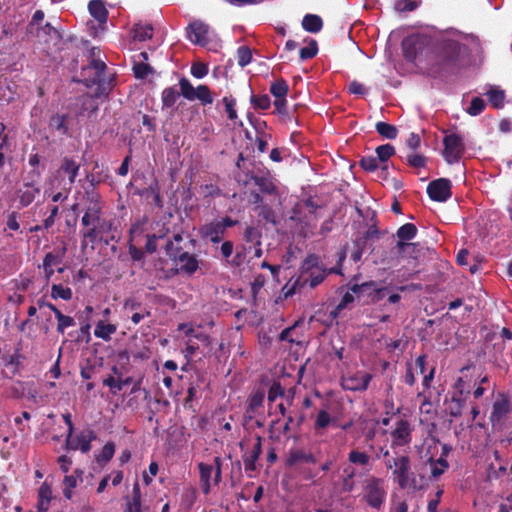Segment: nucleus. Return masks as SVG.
I'll use <instances>...</instances> for the list:
<instances>
[{"instance_id": "obj_32", "label": "nucleus", "mask_w": 512, "mask_h": 512, "mask_svg": "<svg viewBox=\"0 0 512 512\" xmlns=\"http://www.w3.org/2000/svg\"><path fill=\"white\" fill-rule=\"evenodd\" d=\"M428 463L431 466V477L434 479L439 478L449 468L447 459H444L443 457H439L437 460L430 457L428 459Z\"/></svg>"}, {"instance_id": "obj_20", "label": "nucleus", "mask_w": 512, "mask_h": 512, "mask_svg": "<svg viewBox=\"0 0 512 512\" xmlns=\"http://www.w3.org/2000/svg\"><path fill=\"white\" fill-rule=\"evenodd\" d=\"M89 14L99 23H107L109 12L102 0H90L88 3Z\"/></svg>"}, {"instance_id": "obj_12", "label": "nucleus", "mask_w": 512, "mask_h": 512, "mask_svg": "<svg viewBox=\"0 0 512 512\" xmlns=\"http://www.w3.org/2000/svg\"><path fill=\"white\" fill-rule=\"evenodd\" d=\"M326 276L327 271L322 266L315 270L309 271L306 275H299L295 280L293 290L296 288H304L306 286H309L313 289L321 284L325 280Z\"/></svg>"}, {"instance_id": "obj_48", "label": "nucleus", "mask_w": 512, "mask_h": 512, "mask_svg": "<svg viewBox=\"0 0 512 512\" xmlns=\"http://www.w3.org/2000/svg\"><path fill=\"white\" fill-rule=\"evenodd\" d=\"M132 70L137 79H145L149 74L154 73V69L149 64L137 61H134Z\"/></svg>"}, {"instance_id": "obj_6", "label": "nucleus", "mask_w": 512, "mask_h": 512, "mask_svg": "<svg viewBox=\"0 0 512 512\" xmlns=\"http://www.w3.org/2000/svg\"><path fill=\"white\" fill-rule=\"evenodd\" d=\"M88 205L85 208V212L81 218V224L88 228H96L101 219L102 206L100 204V195L94 187L85 190V195Z\"/></svg>"}, {"instance_id": "obj_60", "label": "nucleus", "mask_w": 512, "mask_h": 512, "mask_svg": "<svg viewBox=\"0 0 512 512\" xmlns=\"http://www.w3.org/2000/svg\"><path fill=\"white\" fill-rule=\"evenodd\" d=\"M284 395V388L279 382H273L268 390L267 399L269 402H274L278 397Z\"/></svg>"}, {"instance_id": "obj_27", "label": "nucleus", "mask_w": 512, "mask_h": 512, "mask_svg": "<svg viewBox=\"0 0 512 512\" xmlns=\"http://www.w3.org/2000/svg\"><path fill=\"white\" fill-rule=\"evenodd\" d=\"M60 169L68 175L69 182L72 184L78 176L80 165L75 160L65 157Z\"/></svg>"}, {"instance_id": "obj_46", "label": "nucleus", "mask_w": 512, "mask_h": 512, "mask_svg": "<svg viewBox=\"0 0 512 512\" xmlns=\"http://www.w3.org/2000/svg\"><path fill=\"white\" fill-rule=\"evenodd\" d=\"M375 152L377 160L381 163H386L395 154V148L393 145L387 143L378 146Z\"/></svg>"}, {"instance_id": "obj_16", "label": "nucleus", "mask_w": 512, "mask_h": 512, "mask_svg": "<svg viewBox=\"0 0 512 512\" xmlns=\"http://www.w3.org/2000/svg\"><path fill=\"white\" fill-rule=\"evenodd\" d=\"M199 234L203 239H209L212 243H219L222 241L225 232L216 220L201 226Z\"/></svg>"}, {"instance_id": "obj_54", "label": "nucleus", "mask_w": 512, "mask_h": 512, "mask_svg": "<svg viewBox=\"0 0 512 512\" xmlns=\"http://www.w3.org/2000/svg\"><path fill=\"white\" fill-rule=\"evenodd\" d=\"M115 453V444L113 442H107L99 455L96 456V460L98 463H107L109 462Z\"/></svg>"}, {"instance_id": "obj_61", "label": "nucleus", "mask_w": 512, "mask_h": 512, "mask_svg": "<svg viewBox=\"0 0 512 512\" xmlns=\"http://www.w3.org/2000/svg\"><path fill=\"white\" fill-rule=\"evenodd\" d=\"M149 190L151 191V197H152L154 205L157 208L162 209L164 204H163L162 197L160 195L158 182L154 181L153 183H151Z\"/></svg>"}, {"instance_id": "obj_63", "label": "nucleus", "mask_w": 512, "mask_h": 512, "mask_svg": "<svg viewBox=\"0 0 512 512\" xmlns=\"http://www.w3.org/2000/svg\"><path fill=\"white\" fill-rule=\"evenodd\" d=\"M103 385L108 386L110 392L113 395H117L121 391V385L119 378L116 379L114 376L109 375L107 378L103 380Z\"/></svg>"}, {"instance_id": "obj_25", "label": "nucleus", "mask_w": 512, "mask_h": 512, "mask_svg": "<svg viewBox=\"0 0 512 512\" xmlns=\"http://www.w3.org/2000/svg\"><path fill=\"white\" fill-rule=\"evenodd\" d=\"M376 286L375 281H367L361 284H352L349 287V290L356 295L357 298L366 297V300H369L371 292H373L374 287Z\"/></svg>"}, {"instance_id": "obj_22", "label": "nucleus", "mask_w": 512, "mask_h": 512, "mask_svg": "<svg viewBox=\"0 0 512 512\" xmlns=\"http://www.w3.org/2000/svg\"><path fill=\"white\" fill-rule=\"evenodd\" d=\"M264 398L265 392L263 389H257L251 393L248 398V407L246 410L250 419L253 417V414L263 406Z\"/></svg>"}, {"instance_id": "obj_43", "label": "nucleus", "mask_w": 512, "mask_h": 512, "mask_svg": "<svg viewBox=\"0 0 512 512\" xmlns=\"http://www.w3.org/2000/svg\"><path fill=\"white\" fill-rule=\"evenodd\" d=\"M66 251H67V247L64 244L61 248V251H59V252L53 251V252L46 253L44 256L43 262L46 263L47 265L48 264L51 265L52 267L58 266L62 263L63 258L66 254Z\"/></svg>"}, {"instance_id": "obj_17", "label": "nucleus", "mask_w": 512, "mask_h": 512, "mask_svg": "<svg viewBox=\"0 0 512 512\" xmlns=\"http://www.w3.org/2000/svg\"><path fill=\"white\" fill-rule=\"evenodd\" d=\"M261 454L262 437L260 435H256V443L254 444L252 450L242 456L246 472H253L256 470V461L259 459Z\"/></svg>"}, {"instance_id": "obj_8", "label": "nucleus", "mask_w": 512, "mask_h": 512, "mask_svg": "<svg viewBox=\"0 0 512 512\" xmlns=\"http://www.w3.org/2000/svg\"><path fill=\"white\" fill-rule=\"evenodd\" d=\"M96 439V434L93 430L81 432L73 437V434H67L65 441V448L67 450H80L82 453H88L91 450V442Z\"/></svg>"}, {"instance_id": "obj_44", "label": "nucleus", "mask_w": 512, "mask_h": 512, "mask_svg": "<svg viewBox=\"0 0 512 512\" xmlns=\"http://www.w3.org/2000/svg\"><path fill=\"white\" fill-rule=\"evenodd\" d=\"M153 35V28L151 25L135 24L133 28V37L139 41L150 39Z\"/></svg>"}, {"instance_id": "obj_49", "label": "nucleus", "mask_w": 512, "mask_h": 512, "mask_svg": "<svg viewBox=\"0 0 512 512\" xmlns=\"http://www.w3.org/2000/svg\"><path fill=\"white\" fill-rule=\"evenodd\" d=\"M250 102L256 110H267L271 106L270 97L267 94L252 95Z\"/></svg>"}, {"instance_id": "obj_64", "label": "nucleus", "mask_w": 512, "mask_h": 512, "mask_svg": "<svg viewBox=\"0 0 512 512\" xmlns=\"http://www.w3.org/2000/svg\"><path fill=\"white\" fill-rule=\"evenodd\" d=\"M208 74V66L204 63H194L191 66V75L197 79H202Z\"/></svg>"}, {"instance_id": "obj_19", "label": "nucleus", "mask_w": 512, "mask_h": 512, "mask_svg": "<svg viewBox=\"0 0 512 512\" xmlns=\"http://www.w3.org/2000/svg\"><path fill=\"white\" fill-rule=\"evenodd\" d=\"M317 462L315 456L306 452L303 449H291L288 454V458L286 460V464L289 467H294L298 463H312L315 464Z\"/></svg>"}, {"instance_id": "obj_38", "label": "nucleus", "mask_w": 512, "mask_h": 512, "mask_svg": "<svg viewBox=\"0 0 512 512\" xmlns=\"http://www.w3.org/2000/svg\"><path fill=\"white\" fill-rule=\"evenodd\" d=\"M73 297V292L71 288L64 287L61 283H54L51 286V298L54 300L62 299L65 301L71 300Z\"/></svg>"}, {"instance_id": "obj_34", "label": "nucleus", "mask_w": 512, "mask_h": 512, "mask_svg": "<svg viewBox=\"0 0 512 512\" xmlns=\"http://www.w3.org/2000/svg\"><path fill=\"white\" fill-rule=\"evenodd\" d=\"M489 103L496 109H500L504 106V100H505V91L497 88V87H491L487 93Z\"/></svg>"}, {"instance_id": "obj_15", "label": "nucleus", "mask_w": 512, "mask_h": 512, "mask_svg": "<svg viewBox=\"0 0 512 512\" xmlns=\"http://www.w3.org/2000/svg\"><path fill=\"white\" fill-rule=\"evenodd\" d=\"M250 179L258 187L259 192L272 196L274 198L279 196L278 188L273 179L269 175H255L251 174Z\"/></svg>"}, {"instance_id": "obj_59", "label": "nucleus", "mask_w": 512, "mask_h": 512, "mask_svg": "<svg viewBox=\"0 0 512 512\" xmlns=\"http://www.w3.org/2000/svg\"><path fill=\"white\" fill-rule=\"evenodd\" d=\"M200 193L204 197H218L221 195V189L215 184H204L200 186Z\"/></svg>"}, {"instance_id": "obj_51", "label": "nucleus", "mask_w": 512, "mask_h": 512, "mask_svg": "<svg viewBox=\"0 0 512 512\" xmlns=\"http://www.w3.org/2000/svg\"><path fill=\"white\" fill-rule=\"evenodd\" d=\"M331 423V416L326 410H320L317 413L315 422H314V429L316 432H319L321 430H324L329 426Z\"/></svg>"}, {"instance_id": "obj_50", "label": "nucleus", "mask_w": 512, "mask_h": 512, "mask_svg": "<svg viewBox=\"0 0 512 512\" xmlns=\"http://www.w3.org/2000/svg\"><path fill=\"white\" fill-rule=\"evenodd\" d=\"M507 472V463H502L498 468L495 467L493 463L489 464L487 467V479L488 480H498L501 479Z\"/></svg>"}, {"instance_id": "obj_18", "label": "nucleus", "mask_w": 512, "mask_h": 512, "mask_svg": "<svg viewBox=\"0 0 512 512\" xmlns=\"http://www.w3.org/2000/svg\"><path fill=\"white\" fill-rule=\"evenodd\" d=\"M421 41L419 37H406L402 41L403 55L408 62H415L418 57Z\"/></svg>"}, {"instance_id": "obj_11", "label": "nucleus", "mask_w": 512, "mask_h": 512, "mask_svg": "<svg viewBox=\"0 0 512 512\" xmlns=\"http://www.w3.org/2000/svg\"><path fill=\"white\" fill-rule=\"evenodd\" d=\"M412 429L408 420L400 419L396 422L394 430L391 432L392 447H402L409 445L412 441Z\"/></svg>"}, {"instance_id": "obj_62", "label": "nucleus", "mask_w": 512, "mask_h": 512, "mask_svg": "<svg viewBox=\"0 0 512 512\" xmlns=\"http://www.w3.org/2000/svg\"><path fill=\"white\" fill-rule=\"evenodd\" d=\"M426 160V157L420 154H409L407 156L408 165L414 168H424Z\"/></svg>"}, {"instance_id": "obj_57", "label": "nucleus", "mask_w": 512, "mask_h": 512, "mask_svg": "<svg viewBox=\"0 0 512 512\" xmlns=\"http://www.w3.org/2000/svg\"><path fill=\"white\" fill-rule=\"evenodd\" d=\"M222 102L225 105V111L227 113L228 118L231 121H234L235 119H237V111L235 109V106H236L235 98H233L231 96L230 97L225 96L222 99Z\"/></svg>"}, {"instance_id": "obj_58", "label": "nucleus", "mask_w": 512, "mask_h": 512, "mask_svg": "<svg viewBox=\"0 0 512 512\" xmlns=\"http://www.w3.org/2000/svg\"><path fill=\"white\" fill-rule=\"evenodd\" d=\"M301 321H296L292 326H289L281 331L279 334L280 341H288L291 344H300V340L290 337V334L296 329Z\"/></svg>"}, {"instance_id": "obj_2", "label": "nucleus", "mask_w": 512, "mask_h": 512, "mask_svg": "<svg viewBox=\"0 0 512 512\" xmlns=\"http://www.w3.org/2000/svg\"><path fill=\"white\" fill-rule=\"evenodd\" d=\"M82 83L86 87L97 86L94 91L95 97L107 96L113 87L114 74H107V65L101 59L95 58L94 50L91 51L89 64L82 68Z\"/></svg>"}, {"instance_id": "obj_1", "label": "nucleus", "mask_w": 512, "mask_h": 512, "mask_svg": "<svg viewBox=\"0 0 512 512\" xmlns=\"http://www.w3.org/2000/svg\"><path fill=\"white\" fill-rule=\"evenodd\" d=\"M461 47L453 40L440 43L434 51L428 74L433 78L443 77L458 69Z\"/></svg>"}, {"instance_id": "obj_29", "label": "nucleus", "mask_w": 512, "mask_h": 512, "mask_svg": "<svg viewBox=\"0 0 512 512\" xmlns=\"http://www.w3.org/2000/svg\"><path fill=\"white\" fill-rule=\"evenodd\" d=\"M180 97V93L176 86L165 88L161 94L162 108L173 107Z\"/></svg>"}, {"instance_id": "obj_10", "label": "nucleus", "mask_w": 512, "mask_h": 512, "mask_svg": "<svg viewBox=\"0 0 512 512\" xmlns=\"http://www.w3.org/2000/svg\"><path fill=\"white\" fill-rule=\"evenodd\" d=\"M372 379L370 373L357 371L353 374L342 376L341 386L344 390L349 391H365Z\"/></svg>"}, {"instance_id": "obj_33", "label": "nucleus", "mask_w": 512, "mask_h": 512, "mask_svg": "<svg viewBox=\"0 0 512 512\" xmlns=\"http://www.w3.org/2000/svg\"><path fill=\"white\" fill-rule=\"evenodd\" d=\"M53 313L57 319V332L64 334L65 329L75 325V320L71 316L64 315L57 307H52Z\"/></svg>"}, {"instance_id": "obj_5", "label": "nucleus", "mask_w": 512, "mask_h": 512, "mask_svg": "<svg viewBox=\"0 0 512 512\" xmlns=\"http://www.w3.org/2000/svg\"><path fill=\"white\" fill-rule=\"evenodd\" d=\"M165 250L169 257L179 265L177 271L180 273L191 276L199 269L197 256L186 251L181 252L182 248L178 246L174 247L170 239L166 243Z\"/></svg>"}, {"instance_id": "obj_42", "label": "nucleus", "mask_w": 512, "mask_h": 512, "mask_svg": "<svg viewBox=\"0 0 512 512\" xmlns=\"http://www.w3.org/2000/svg\"><path fill=\"white\" fill-rule=\"evenodd\" d=\"M348 461L351 464L365 467L370 463V456L366 452L353 449L348 454Z\"/></svg>"}, {"instance_id": "obj_45", "label": "nucleus", "mask_w": 512, "mask_h": 512, "mask_svg": "<svg viewBox=\"0 0 512 512\" xmlns=\"http://www.w3.org/2000/svg\"><path fill=\"white\" fill-rule=\"evenodd\" d=\"M195 100H199L202 105H210L213 103L211 91L207 85L200 84L196 87Z\"/></svg>"}, {"instance_id": "obj_26", "label": "nucleus", "mask_w": 512, "mask_h": 512, "mask_svg": "<svg viewBox=\"0 0 512 512\" xmlns=\"http://www.w3.org/2000/svg\"><path fill=\"white\" fill-rule=\"evenodd\" d=\"M199 474H200V481L202 484V490L205 494H208L210 491V479L214 470L213 465L206 464V463H199L198 464Z\"/></svg>"}, {"instance_id": "obj_53", "label": "nucleus", "mask_w": 512, "mask_h": 512, "mask_svg": "<svg viewBox=\"0 0 512 512\" xmlns=\"http://www.w3.org/2000/svg\"><path fill=\"white\" fill-rule=\"evenodd\" d=\"M318 53L317 41L312 39L308 46L303 47L299 51V57L302 61L314 58Z\"/></svg>"}, {"instance_id": "obj_23", "label": "nucleus", "mask_w": 512, "mask_h": 512, "mask_svg": "<svg viewBox=\"0 0 512 512\" xmlns=\"http://www.w3.org/2000/svg\"><path fill=\"white\" fill-rule=\"evenodd\" d=\"M302 27L310 33H318L323 27L322 18L316 14H306L302 20Z\"/></svg>"}, {"instance_id": "obj_36", "label": "nucleus", "mask_w": 512, "mask_h": 512, "mask_svg": "<svg viewBox=\"0 0 512 512\" xmlns=\"http://www.w3.org/2000/svg\"><path fill=\"white\" fill-rule=\"evenodd\" d=\"M262 233L254 226H247L243 233V240L251 246H261Z\"/></svg>"}, {"instance_id": "obj_9", "label": "nucleus", "mask_w": 512, "mask_h": 512, "mask_svg": "<svg viewBox=\"0 0 512 512\" xmlns=\"http://www.w3.org/2000/svg\"><path fill=\"white\" fill-rule=\"evenodd\" d=\"M452 184L447 178H439L431 181L427 186V194L431 200L446 202L452 195Z\"/></svg>"}, {"instance_id": "obj_47", "label": "nucleus", "mask_w": 512, "mask_h": 512, "mask_svg": "<svg viewBox=\"0 0 512 512\" xmlns=\"http://www.w3.org/2000/svg\"><path fill=\"white\" fill-rule=\"evenodd\" d=\"M179 86H180V91H179L180 95H182L185 99H187L189 101L195 100L194 95L196 92V88L193 87V85L187 78L182 77L179 80Z\"/></svg>"}, {"instance_id": "obj_39", "label": "nucleus", "mask_w": 512, "mask_h": 512, "mask_svg": "<svg viewBox=\"0 0 512 512\" xmlns=\"http://www.w3.org/2000/svg\"><path fill=\"white\" fill-rule=\"evenodd\" d=\"M417 227L413 223H405L396 231V236L400 240L411 241L417 235Z\"/></svg>"}, {"instance_id": "obj_13", "label": "nucleus", "mask_w": 512, "mask_h": 512, "mask_svg": "<svg viewBox=\"0 0 512 512\" xmlns=\"http://www.w3.org/2000/svg\"><path fill=\"white\" fill-rule=\"evenodd\" d=\"M208 32L209 26L197 20L188 26L187 37L193 44L205 46L208 43Z\"/></svg>"}, {"instance_id": "obj_37", "label": "nucleus", "mask_w": 512, "mask_h": 512, "mask_svg": "<svg viewBox=\"0 0 512 512\" xmlns=\"http://www.w3.org/2000/svg\"><path fill=\"white\" fill-rule=\"evenodd\" d=\"M49 125L51 128L55 129L58 132H61L62 135L69 134V128L67 124V115L65 114H54L49 121Z\"/></svg>"}, {"instance_id": "obj_21", "label": "nucleus", "mask_w": 512, "mask_h": 512, "mask_svg": "<svg viewBox=\"0 0 512 512\" xmlns=\"http://www.w3.org/2000/svg\"><path fill=\"white\" fill-rule=\"evenodd\" d=\"M40 193V188L32 183H24L23 187L17 191V197L21 207L29 206Z\"/></svg>"}, {"instance_id": "obj_40", "label": "nucleus", "mask_w": 512, "mask_h": 512, "mask_svg": "<svg viewBox=\"0 0 512 512\" xmlns=\"http://www.w3.org/2000/svg\"><path fill=\"white\" fill-rule=\"evenodd\" d=\"M289 90V85L286 80L280 78L273 82L270 86V93L275 98H286Z\"/></svg>"}, {"instance_id": "obj_24", "label": "nucleus", "mask_w": 512, "mask_h": 512, "mask_svg": "<svg viewBox=\"0 0 512 512\" xmlns=\"http://www.w3.org/2000/svg\"><path fill=\"white\" fill-rule=\"evenodd\" d=\"M510 412V402L508 399L497 400L493 404L491 420L500 421Z\"/></svg>"}, {"instance_id": "obj_3", "label": "nucleus", "mask_w": 512, "mask_h": 512, "mask_svg": "<svg viewBox=\"0 0 512 512\" xmlns=\"http://www.w3.org/2000/svg\"><path fill=\"white\" fill-rule=\"evenodd\" d=\"M384 464L388 470H391L393 480L400 489L411 488L417 491L424 487V485L419 484L411 470V460L409 456L397 455L394 458L386 459Z\"/></svg>"}, {"instance_id": "obj_55", "label": "nucleus", "mask_w": 512, "mask_h": 512, "mask_svg": "<svg viewBox=\"0 0 512 512\" xmlns=\"http://www.w3.org/2000/svg\"><path fill=\"white\" fill-rule=\"evenodd\" d=\"M378 163L379 161L377 160V158L375 156H363L360 160H359V165L360 167L367 171V172H374L378 169Z\"/></svg>"}, {"instance_id": "obj_14", "label": "nucleus", "mask_w": 512, "mask_h": 512, "mask_svg": "<svg viewBox=\"0 0 512 512\" xmlns=\"http://www.w3.org/2000/svg\"><path fill=\"white\" fill-rule=\"evenodd\" d=\"M112 227V221L104 220L101 218L96 228L84 229L83 231H81V235L83 239H87L91 243L103 241V234L109 233L112 230Z\"/></svg>"}, {"instance_id": "obj_4", "label": "nucleus", "mask_w": 512, "mask_h": 512, "mask_svg": "<svg viewBox=\"0 0 512 512\" xmlns=\"http://www.w3.org/2000/svg\"><path fill=\"white\" fill-rule=\"evenodd\" d=\"M387 497L385 481L374 475L368 476L362 484L361 500L372 509L381 510Z\"/></svg>"}, {"instance_id": "obj_35", "label": "nucleus", "mask_w": 512, "mask_h": 512, "mask_svg": "<svg viewBox=\"0 0 512 512\" xmlns=\"http://www.w3.org/2000/svg\"><path fill=\"white\" fill-rule=\"evenodd\" d=\"M99 98L100 97H95L94 93L83 95L80 99V101H81L80 112L81 113L88 112L89 114H96L99 109L98 103L96 100Z\"/></svg>"}, {"instance_id": "obj_41", "label": "nucleus", "mask_w": 512, "mask_h": 512, "mask_svg": "<svg viewBox=\"0 0 512 512\" xmlns=\"http://www.w3.org/2000/svg\"><path fill=\"white\" fill-rule=\"evenodd\" d=\"M319 267H321L319 257L316 254H309L301 263L299 275H306L309 271Z\"/></svg>"}, {"instance_id": "obj_52", "label": "nucleus", "mask_w": 512, "mask_h": 512, "mask_svg": "<svg viewBox=\"0 0 512 512\" xmlns=\"http://www.w3.org/2000/svg\"><path fill=\"white\" fill-rule=\"evenodd\" d=\"M237 63L240 67H245L252 60V51L248 46H240L236 52Z\"/></svg>"}, {"instance_id": "obj_7", "label": "nucleus", "mask_w": 512, "mask_h": 512, "mask_svg": "<svg viewBox=\"0 0 512 512\" xmlns=\"http://www.w3.org/2000/svg\"><path fill=\"white\" fill-rule=\"evenodd\" d=\"M443 157L448 164L458 163L464 155V139L457 133L446 135L443 139Z\"/></svg>"}, {"instance_id": "obj_31", "label": "nucleus", "mask_w": 512, "mask_h": 512, "mask_svg": "<svg viewBox=\"0 0 512 512\" xmlns=\"http://www.w3.org/2000/svg\"><path fill=\"white\" fill-rule=\"evenodd\" d=\"M258 216L263 218L267 223L277 225L279 220L275 210L267 203L260 205V207H254Z\"/></svg>"}, {"instance_id": "obj_30", "label": "nucleus", "mask_w": 512, "mask_h": 512, "mask_svg": "<svg viewBox=\"0 0 512 512\" xmlns=\"http://www.w3.org/2000/svg\"><path fill=\"white\" fill-rule=\"evenodd\" d=\"M376 132L383 138L394 140L398 136V129L395 125L379 121L375 124Z\"/></svg>"}, {"instance_id": "obj_28", "label": "nucleus", "mask_w": 512, "mask_h": 512, "mask_svg": "<svg viewBox=\"0 0 512 512\" xmlns=\"http://www.w3.org/2000/svg\"><path fill=\"white\" fill-rule=\"evenodd\" d=\"M117 330L116 325L111 323H104L103 321H98L95 326L94 335L97 338H100L104 341H109L111 339V335L114 334Z\"/></svg>"}, {"instance_id": "obj_56", "label": "nucleus", "mask_w": 512, "mask_h": 512, "mask_svg": "<svg viewBox=\"0 0 512 512\" xmlns=\"http://www.w3.org/2000/svg\"><path fill=\"white\" fill-rule=\"evenodd\" d=\"M485 102L480 97H474L471 100L470 106L467 108V113L471 116H477L485 109Z\"/></svg>"}]
</instances>
